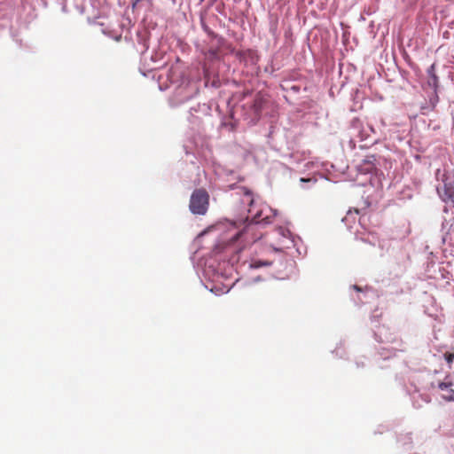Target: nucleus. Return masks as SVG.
<instances>
[{"instance_id":"1","label":"nucleus","mask_w":454,"mask_h":454,"mask_svg":"<svg viewBox=\"0 0 454 454\" xmlns=\"http://www.w3.org/2000/svg\"><path fill=\"white\" fill-rule=\"evenodd\" d=\"M243 201L247 202L249 204V215L247 217V221H248L249 218H251V223H254L256 224H268L271 223V218L273 217V215H271V209L266 206L263 207L262 208L255 209L253 194L250 192H245V198Z\"/></svg>"},{"instance_id":"2","label":"nucleus","mask_w":454,"mask_h":454,"mask_svg":"<svg viewBox=\"0 0 454 454\" xmlns=\"http://www.w3.org/2000/svg\"><path fill=\"white\" fill-rule=\"evenodd\" d=\"M209 205V195L205 189H196L190 199V210L195 215H205Z\"/></svg>"},{"instance_id":"3","label":"nucleus","mask_w":454,"mask_h":454,"mask_svg":"<svg viewBox=\"0 0 454 454\" xmlns=\"http://www.w3.org/2000/svg\"><path fill=\"white\" fill-rule=\"evenodd\" d=\"M275 234L278 237V242L273 245L276 251H281L286 247V242L290 241V231L283 227H278L275 230Z\"/></svg>"},{"instance_id":"4","label":"nucleus","mask_w":454,"mask_h":454,"mask_svg":"<svg viewBox=\"0 0 454 454\" xmlns=\"http://www.w3.org/2000/svg\"><path fill=\"white\" fill-rule=\"evenodd\" d=\"M265 103L266 98H264L263 95H262L261 93H257L254 96L251 108L256 116H258L261 114Z\"/></svg>"},{"instance_id":"5","label":"nucleus","mask_w":454,"mask_h":454,"mask_svg":"<svg viewBox=\"0 0 454 454\" xmlns=\"http://www.w3.org/2000/svg\"><path fill=\"white\" fill-rule=\"evenodd\" d=\"M439 195L441 199L445 201L449 202V199H452L454 196V188L450 184H444L442 189H438Z\"/></svg>"},{"instance_id":"6","label":"nucleus","mask_w":454,"mask_h":454,"mask_svg":"<svg viewBox=\"0 0 454 454\" xmlns=\"http://www.w3.org/2000/svg\"><path fill=\"white\" fill-rule=\"evenodd\" d=\"M443 356L447 364L450 366L451 363L454 362V352H445Z\"/></svg>"},{"instance_id":"7","label":"nucleus","mask_w":454,"mask_h":454,"mask_svg":"<svg viewBox=\"0 0 454 454\" xmlns=\"http://www.w3.org/2000/svg\"><path fill=\"white\" fill-rule=\"evenodd\" d=\"M249 230H246L245 231L238 233L232 239V242L238 241L242 237H247L248 235Z\"/></svg>"},{"instance_id":"8","label":"nucleus","mask_w":454,"mask_h":454,"mask_svg":"<svg viewBox=\"0 0 454 454\" xmlns=\"http://www.w3.org/2000/svg\"><path fill=\"white\" fill-rule=\"evenodd\" d=\"M443 398L449 402H454V390H450V395H444Z\"/></svg>"},{"instance_id":"9","label":"nucleus","mask_w":454,"mask_h":454,"mask_svg":"<svg viewBox=\"0 0 454 454\" xmlns=\"http://www.w3.org/2000/svg\"><path fill=\"white\" fill-rule=\"evenodd\" d=\"M450 385H451V383L441 382V383H439V388L441 390H446Z\"/></svg>"},{"instance_id":"10","label":"nucleus","mask_w":454,"mask_h":454,"mask_svg":"<svg viewBox=\"0 0 454 454\" xmlns=\"http://www.w3.org/2000/svg\"><path fill=\"white\" fill-rule=\"evenodd\" d=\"M354 289H356L358 292L361 291V288L359 286H354Z\"/></svg>"},{"instance_id":"11","label":"nucleus","mask_w":454,"mask_h":454,"mask_svg":"<svg viewBox=\"0 0 454 454\" xmlns=\"http://www.w3.org/2000/svg\"><path fill=\"white\" fill-rule=\"evenodd\" d=\"M141 0H133V4H137V3H139Z\"/></svg>"},{"instance_id":"12","label":"nucleus","mask_w":454,"mask_h":454,"mask_svg":"<svg viewBox=\"0 0 454 454\" xmlns=\"http://www.w3.org/2000/svg\"><path fill=\"white\" fill-rule=\"evenodd\" d=\"M301 181L305 182V181H309V179L306 180L304 178H301Z\"/></svg>"}]
</instances>
